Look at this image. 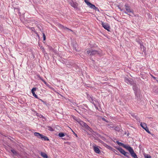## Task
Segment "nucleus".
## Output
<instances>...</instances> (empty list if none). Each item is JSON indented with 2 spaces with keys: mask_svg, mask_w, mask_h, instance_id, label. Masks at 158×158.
<instances>
[{
  "mask_svg": "<svg viewBox=\"0 0 158 158\" xmlns=\"http://www.w3.org/2000/svg\"><path fill=\"white\" fill-rule=\"evenodd\" d=\"M145 158H151V156L148 154H146L144 155Z\"/></svg>",
  "mask_w": 158,
  "mask_h": 158,
  "instance_id": "4be33fe9",
  "label": "nucleus"
},
{
  "mask_svg": "<svg viewBox=\"0 0 158 158\" xmlns=\"http://www.w3.org/2000/svg\"><path fill=\"white\" fill-rule=\"evenodd\" d=\"M128 150L129 151L132 157L134 158H138L137 155L135 153L133 149L131 147H130Z\"/></svg>",
  "mask_w": 158,
  "mask_h": 158,
  "instance_id": "20e7f679",
  "label": "nucleus"
},
{
  "mask_svg": "<svg viewBox=\"0 0 158 158\" xmlns=\"http://www.w3.org/2000/svg\"><path fill=\"white\" fill-rule=\"evenodd\" d=\"M116 143L120 146H122L123 148H125L126 149L128 150V149L130 148V146L129 145H127L123 143L119 142L118 141H117Z\"/></svg>",
  "mask_w": 158,
  "mask_h": 158,
  "instance_id": "1a4fd4ad",
  "label": "nucleus"
},
{
  "mask_svg": "<svg viewBox=\"0 0 158 158\" xmlns=\"http://www.w3.org/2000/svg\"><path fill=\"white\" fill-rule=\"evenodd\" d=\"M73 132V133H74V134H75V136H77V135L76 134H75V133H74V132Z\"/></svg>",
  "mask_w": 158,
  "mask_h": 158,
  "instance_id": "c756f323",
  "label": "nucleus"
},
{
  "mask_svg": "<svg viewBox=\"0 0 158 158\" xmlns=\"http://www.w3.org/2000/svg\"><path fill=\"white\" fill-rule=\"evenodd\" d=\"M46 55H47V53H46Z\"/></svg>",
  "mask_w": 158,
  "mask_h": 158,
  "instance_id": "f704fd0d",
  "label": "nucleus"
},
{
  "mask_svg": "<svg viewBox=\"0 0 158 158\" xmlns=\"http://www.w3.org/2000/svg\"><path fill=\"white\" fill-rule=\"evenodd\" d=\"M58 135L60 137H63L64 136V133L61 132Z\"/></svg>",
  "mask_w": 158,
  "mask_h": 158,
  "instance_id": "6ab92c4d",
  "label": "nucleus"
},
{
  "mask_svg": "<svg viewBox=\"0 0 158 158\" xmlns=\"http://www.w3.org/2000/svg\"><path fill=\"white\" fill-rule=\"evenodd\" d=\"M36 87H34L31 90V93L32 94L33 96L36 98H38V96H37L35 94V91H36Z\"/></svg>",
  "mask_w": 158,
  "mask_h": 158,
  "instance_id": "f8f14e48",
  "label": "nucleus"
},
{
  "mask_svg": "<svg viewBox=\"0 0 158 158\" xmlns=\"http://www.w3.org/2000/svg\"><path fill=\"white\" fill-rule=\"evenodd\" d=\"M117 150L119 151L123 155L125 156L128 157V153L126 152L123 149L121 148H117Z\"/></svg>",
  "mask_w": 158,
  "mask_h": 158,
  "instance_id": "39448f33",
  "label": "nucleus"
},
{
  "mask_svg": "<svg viewBox=\"0 0 158 158\" xmlns=\"http://www.w3.org/2000/svg\"><path fill=\"white\" fill-rule=\"evenodd\" d=\"M85 3L87 4V5L88 6L90 4V2L88 1V0H85Z\"/></svg>",
  "mask_w": 158,
  "mask_h": 158,
  "instance_id": "5701e85b",
  "label": "nucleus"
},
{
  "mask_svg": "<svg viewBox=\"0 0 158 158\" xmlns=\"http://www.w3.org/2000/svg\"><path fill=\"white\" fill-rule=\"evenodd\" d=\"M47 46L48 47V48L49 50H51L52 49V47H51L50 46H49V45H47Z\"/></svg>",
  "mask_w": 158,
  "mask_h": 158,
  "instance_id": "bb28decb",
  "label": "nucleus"
},
{
  "mask_svg": "<svg viewBox=\"0 0 158 158\" xmlns=\"http://www.w3.org/2000/svg\"><path fill=\"white\" fill-rule=\"evenodd\" d=\"M124 6L126 10L127 11V12L125 11L124 13L130 16H133L134 15L133 10L131 9L128 5L127 4L125 5Z\"/></svg>",
  "mask_w": 158,
  "mask_h": 158,
  "instance_id": "f257e3e1",
  "label": "nucleus"
},
{
  "mask_svg": "<svg viewBox=\"0 0 158 158\" xmlns=\"http://www.w3.org/2000/svg\"><path fill=\"white\" fill-rule=\"evenodd\" d=\"M75 50H76L77 51V50L76 49V48H75Z\"/></svg>",
  "mask_w": 158,
  "mask_h": 158,
  "instance_id": "2f4dec72",
  "label": "nucleus"
},
{
  "mask_svg": "<svg viewBox=\"0 0 158 158\" xmlns=\"http://www.w3.org/2000/svg\"><path fill=\"white\" fill-rule=\"evenodd\" d=\"M93 148L94 152L96 153L99 154L100 153V150L99 148V147L95 144H94Z\"/></svg>",
  "mask_w": 158,
  "mask_h": 158,
  "instance_id": "0eeeda50",
  "label": "nucleus"
},
{
  "mask_svg": "<svg viewBox=\"0 0 158 158\" xmlns=\"http://www.w3.org/2000/svg\"><path fill=\"white\" fill-rule=\"evenodd\" d=\"M42 50H43V51H44V48H42Z\"/></svg>",
  "mask_w": 158,
  "mask_h": 158,
  "instance_id": "cd10ccee",
  "label": "nucleus"
},
{
  "mask_svg": "<svg viewBox=\"0 0 158 158\" xmlns=\"http://www.w3.org/2000/svg\"><path fill=\"white\" fill-rule=\"evenodd\" d=\"M36 76L37 78H38L40 79V80L42 81L47 86L50 88H51V87H50V85L44 80L43 78L42 77H40L39 75H37Z\"/></svg>",
  "mask_w": 158,
  "mask_h": 158,
  "instance_id": "9d476101",
  "label": "nucleus"
},
{
  "mask_svg": "<svg viewBox=\"0 0 158 158\" xmlns=\"http://www.w3.org/2000/svg\"><path fill=\"white\" fill-rule=\"evenodd\" d=\"M41 155L44 158H48L47 155L44 152H41Z\"/></svg>",
  "mask_w": 158,
  "mask_h": 158,
  "instance_id": "2eb2a0df",
  "label": "nucleus"
},
{
  "mask_svg": "<svg viewBox=\"0 0 158 158\" xmlns=\"http://www.w3.org/2000/svg\"><path fill=\"white\" fill-rule=\"evenodd\" d=\"M139 44H140V46L141 45H143V44H142L140 42H139Z\"/></svg>",
  "mask_w": 158,
  "mask_h": 158,
  "instance_id": "7c9ffc66",
  "label": "nucleus"
},
{
  "mask_svg": "<svg viewBox=\"0 0 158 158\" xmlns=\"http://www.w3.org/2000/svg\"><path fill=\"white\" fill-rule=\"evenodd\" d=\"M137 42H139L137 41Z\"/></svg>",
  "mask_w": 158,
  "mask_h": 158,
  "instance_id": "72a5a7b5",
  "label": "nucleus"
},
{
  "mask_svg": "<svg viewBox=\"0 0 158 158\" xmlns=\"http://www.w3.org/2000/svg\"><path fill=\"white\" fill-rule=\"evenodd\" d=\"M40 100L41 101V102H44V101L42 99H40Z\"/></svg>",
  "mask_w": 158,
  "mask_h": 158,
  "instance_id": "c85d7f7f",
  "label": "nucleus"
},
{
  "mask_svg": "<svg viewBox=\"0 0 158 158\" xmlns=\"http://www.w3.org/2000/svg\"><path fill=\"white\" fill-rule=\"evenodd\" d=\"M89 6V7L91 9H93L94 10H99L98 9V8L97 7L95 6V5L92 4L91 3H90L89 5L88 6Z\"/></svg>",
  "mask_w": 158,
  "mask_h": 158,
  "instance_id": "4468645a",
  "label": "nucleus"
},
{
  "mask_svg": "<svg viewBox=\"0 0 158 158\" xmlns=\"http://www.w3.org/2000/svg\"><path fill=\"white\" fill-rule=\"evenodd\" d=\"M60 27L62 28H63L64 29V30H69L70 31H72V32H73V31L71 29H70L66 27H64V26H63L62 25H60Z\"/></svg>",
  "mask_w": 158,
  "mask_h": 158,
  "instance_id": "f3484780",
  "label": "nucleus"
},
{
  "mask_svg": "<svg viewBox=\"0 0 158 158\" xmlns=\"http://www.w3.org/2000/svg\"><path fill=\"white\" fill-rule=\"evenodd\" d=\"M141 127L144 129L148 133L151 134L150 132L149 131L148 128V127L147 124L144 123H141L140 124Z\"/></svg>",
  "mask_w": 158,
  "mask_h": 158,
  "instance_id": "423d86ee",
  "label": "nucleus"
},
{
  "mask_svg": "<svg viewBox=\"0 0 158 158\" xmlns=\"http://www.w3.org/2000/svg\"><path fill=\"white\" fill-rule=\"evenodd\" d=\"M48 129L49 131H53L54 130L50 126H48Z\"/></svg>",
  "mask_w": 158,
  "mask_h": 158,
  "instance_id": "aec40b11",
  "label": "nucleus"
},
{
  "mask_svg": "<svg viewBox=\"0 0 158 158\" xmlns=\"http://www.w3.org/2000/svg\"><path fill=\"white\" fill-rule=\"evenodd\" d=\"M102 25L103 27L105 29L110 31V27L109 25L107 23H105L103 22H102Z\"/></svg>",
  "mask_w": 158,
  "mask_h": 158,
  "instance_id": "6e6552de",
  "label": "nucleus"
},
{
  "mask_svg": "<svg viewBox=\"0 0 158 158\" xmlns=\"http://www.w3.org/2000/svg\"><path fill=\"white\" fill-rule=\"evenodd\" d=\"M87 53L91 56H96L99 54L98 51L96 50H88L86 52Z\"/></svg>",
  "mask_w": 158,
  "mask_h": 158,
  "instance_id": "7ed1b4c3",
  "label": "nucleus"
},
{
  "mask_svg": "<svg viewBox=\"0 0 158 158\" xmlns=\"http://www.w3.org/2000/svg\"><path fill=\"white\" fill-rule=\"evenodd\" d=\"M37 27L40 29V31H41V32H42L43 31H42V30L41 29V28L40 26H39V25H37Z\"/></svg>",
  "mask_w": 158,
  "mask_h": 158,
  "instance_id": "a878e982",
  "label": "nucleus"
},
{
  "mask_svg": "<svg viewBox=\"0 0 158 158\" xmlns=\"http://www.w3.org/2000/svg\"><path fill=\"white\" fill-rule=\"evenodd\" d=\"M60 27L62 28H63L64 29V30H69L70 31H72V32H73V31L71 29H70L66 27H64V26H63L62 25H60Z\"/></svg>",
  "mask_w": 158,
  "mask_h": 158,
  "instance_id": "dca6fc26",
  "label": "nucleus"
},
{
  "mask_svg": "<svg viewBox=\"0 0 158 158\" xmlns=\"http://www.w3.org/2000/svg\"><path fill=\"white\" fill-rule=\"evenodd\" d=\"M11 151L12 152V153L15 156H17L18 154L17 152L14 149H11Z\"/></svg>",
  "mask_w": 158,
  "mask_h": 158,
  "instance_id": "a211bd4d",
  "label": "nucleus"
},
{
  "mask_svg": "<svg viewBox=\"0 0 158 158\" xmlns=\"http://www.w3.org/2000/svg\"><path fill=\"white\" fill-rule=\"evenodd\" d=\"M34 135L35 136L37 137L38 138L41 139L42 140H43L45 141L49 140V139L47 137L43 135L38 132H35L34 133Z\"/></svg>",
  "mask_w": 158,
  "mask_h": 158,
  "instance_id": "f03ea898",
  "label": "nucleus"
},
{
  "mask_svg": "<svg viewBox=\"0 0 158 158\" xmlns=\"http://www.w3.org/2000/svg\"><path fill=\"white\" fill-rule=\"evenodd\" d=\"M81 122L83 123L84 125V127L87 130H89L90 132H92L93 130L85 123H84L82 122Z\"/></svg>",
  "mask_w": 158,
  "mask_h": 158,
  "instance_id": "ddd939ff",
  "label": "nucleus"
},
{
  "mask_svg": "<svg viewBox=\"0 0 158 158\" xmlns=\"http://www.w3.org/2000/svg\"><path fill=\"white\" fill-rule=\"evenodd\" d=\"M114 130L117 131H119L120 130V128L118 127H116L114 128Z\"/></svg>",
  "mask_w": 158,
  "mask_h": 158,
  "instance_id": "412c9836",
  "label": "nucleus"
},
{
  "mask_svg": "<svg viewBox=\"0 0 158 158\" xmlns=\"http://www.w3.org/2000/svg\"><path fill=\"white\" fill-rule=\"evenodd\" d=\"M43 37V40L44 41L45 40H46V36L45 35V34L44 33H42Z\"/></svg>",
  "mask_w": 158,
  "mask_h": 158,
  "instance_id": "b1692460",
  "label": "nucleus"
},
{
  "mask_svg": "<svg viewBox=\"0 0 158 158\" xmlns=\"http://www.w3.org/2000/svg\"><path fill=\"white\" fill-rule=\"evenodd\" d=\"M31 30L32 31H34L36 34H37V32L35 31V28L34 27H32L31 28Z\"/></svg>",
  "mask_w": 158,
  "mask_h": 158,
  "instance_id": "393cba45",
  "label": "nucleus"
},
{
  "mask_svg": "<svg viewBox=\"0 0 158 158\" xmlns=\"http://www.w3.org/2000/svg\"><path fill=\"white\" fill-rule=\"evenodd\" d=\"M103 120H105V119H104V118H103Z\"/></svg>",
  "mask_w": 158,
  "mask_h": 158,
  "instance_id": "473e14b6",
  "label": "nucleus"
},
{
  "mask_svg": "<svg viewBox=\"0 0 158 158\" xmlns=\"http://www.w3.org/2000/svg\"><path fill=\"white\" fill-rule=\"evenodd\" d=\"M69 3L71 6L73 7L74 8H77L78 4L77 2H74L72 1L70 2Z\"/></svg>",
  "mask_w": 158,
  "mask_h": 158,
  "instance_id": "9b49d317",
  "label": "nucleus"
}]
</instances>
